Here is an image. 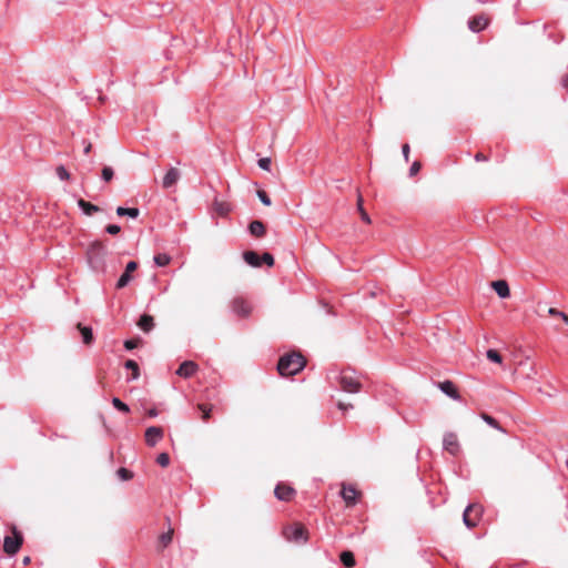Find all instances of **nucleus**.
<instances>
[{
    "label": "nucleus",
    "mask_w": 568,
    "mask_h": 568,
    "mask_svg": "<svg viewBox=\"0 0 568 568\" xmlns=\"http://www.w3.org/2000/svg\"><path fill=\"white\" fill-rule=\"evenodd\" d=\"M306 362L301 354H286L280 358L277 371L282 376H293L301 372Z\"/></svg>",
    "instance_id": "1"
},
{
    "label": "nucleus",
    "mask_w": 568,
    "mask_h": 568,
    "mask_svg": "<svg viewBox=\"0 0 568 568\" xmlns=\"http://www.w3.org/2000/svg\"><path fill=\"white\" fill-rule=\"evenodd\" d=\"M338 384L341 389L346 393H357L362 387L359 381L348 371L341 372L338 376Z\"/></svg>",
    "instance_id": "2"
},
{
    "label": "nucleus",
    "mask_w": 568,
    "mask_h": 568,
    "mask_svg": "<svg viewBox=\"0 0 568 568\" xmlns=\"http://www.w3.org/2000/svg\"><path fill=\"white\" fill-rule=\"evenodd\" d=\"M23 538L16 527L12 528V536H6L3 540V550L8 555H16L21 545Z\"/></svg>",
    "instance_id": "3"
},
{
    "label": "nucleus",
    "mask_w": 568,
    "mask_h": 568,
    "mask_svg": "<svg viewBox=\"0 0 568 568\" xmlns=\"http://www.w3.org/2000/svg\"><path fill=\"white\" fill-rule=\"evenodd\" d=\"M283 535L287 540L294 542H306L308 538L307 530L300 524L284 528Z\"/></svg>",
    "instance_id": "4"
},
{
    "label": "nucleus",
    "mask_w": 568,
    "mask_h": 568,
    "mask_svg": "<svg viewBox=\"0 0 568 568\" xmlns=\"http://www.w3.org/2000/svg\"><path fill=\"white\" fill-rule=\"evenodd\" d=\"M481 513H483V508L480 505H478V504L468 505L463 514L464 524L468 528H474L477 525V523L481 516Z\"/></svg>",
    "instance_id": "5"
},
{
    "label": "nucleus",
    "mask_w": 568,
    "mask_h": 568,
    "mask_svg": "<svg viewBox=\"0 0 568 568\" xmlns=\"http://www.w3.org/2000/svg\"><path fill=\"white\" fill-rule=\"evenodd\" d=\"M443 447L450 455L456 456L459 453V442L455 433L448 432L444 435Z\"/></svg>",
    "instance_id": "6"
},
{
    "label": "nucleus",
    "mask_w": 568,
    "mask_h": 568,
    "mask_svg": "<svg viewBox=\"0 0 568 568\" xmlns=\"http://www.w3.org/2000/svg\"><path fill=\"white\" fill-rule=\"evenodd\" d=\"M163 429L158 426H151L145 430V442L149 446H155L163 438Z\"/></svg>",
    "instance_id": "7"
},
{
    "label": "nucleus",
    "mask_w": 568,
    "mask_h": 568,
    "mask_svg": "<svg viewBox=\"0 0 568 568\" xmlns=\"http://www.w3.org/2000/svg\"><path fill=\"white\" fill-rule=\"evenodd\" d=\"M274 494L278 500L290 501L294 497L295 490L288 485L278 484L274 489Z\"/></svg>",
    "instance_id": "8"
},
{
    "label": "nucleus",
    "mask_w": 568,
    "mask_h": 568,
    "mask_svg": "<svg viewBox=\"0 0 568 568\" xmlns=\"http://www.w3.org/2000/svg\"><path fill=\"white\" fill-rule=\"evenodd\" d=\"M197 369L199 366L195 362L185 361L179 366L176 374L183 378H190L197 372Z\"/></svg>",
    "instance_id": "9"
},
{
    "label": "nucleus",
    "mask_w": 568,
    "mask_h": 568,
    "mask_svg": "<svg viewBox=\"0 0 568 568\" xmlns=\"http://www.w3.org/2000/svg\"><path fill=\"white\" fill-rule=\"evenodd\" d=\"M341 495L347 506H353L356 504L357 490L355 487L343 485Z\"/></svg>",
    "instance_id": "10"
},
{
    "label": "nucleus",
    "mask_w": 568,
    "mask_h": 568,
    "mask_svg": "<svg viewBox=\"0 0 568 568\" xmlns=\"http://www.w3.org/2000/svg\"><path fill=\"white\" fill-rule=\"evenodd\" d=\"M488 26V19L485 16H475L468 21V28L473 32H480Z\"/></svg>",
    "instance_id": "11"
},
{
    "label": "nucleus",
    "mask_w": 568,
    "mask_h": 568,
    "mask_svg": "<svg viewBox=\"0 0 568 568\" xmlns=\"http://www.w3.org/2000/svg\"><path fill=\"white\" fill-rule=\"evenodd\" d=\"M180 171L175 168H171L162 180V186L164 189L172 187L180 179Z\"/></svg>",
    "instance_id": "12"
},
{
    "label": "nucleus",
    "mask_w": 568,
    "mask_h": 568,
    "mask_svg": "<svg viewBox=\"0 0 568 568\" xmlns=\"http://www.w3.org/2000/svg\"><path fill=\"white\" fill-rule=\"evenodd\" d=\"M491 287L500 298H507L510 295L508 283L504 280L493 282Z\"/></svg>",
    "instance_id": "13"
},
{
    "label": "nucleus",
    "mask_w": 568,
    "mask_h": 568,
    "mask_svg": "<svg viewBox=\"0 0 568 568\" xmlns=\"http://www.w3.org/2000/svg\"><path fill=\"white\" fill-rule=\"evenodd\" d=\"M233 311L241 316H247L251 312V307L243 298H235L232 303Z\"/></svg>",
    "instance_id": "14"
},
{
    "label": "nucleus",
    "mask_w": 568,
    "mask_h": 568,
    "mask_svg": "<svg viewBox=\"0 0 568 568\" xmlns=\"http://www.w3.org/2000/svg\"><path fill=\"white\" fill-rule=\"evenodd\" d=\"M438 387L444 394H446L450 398L459 399V394H458L453 382H450V381L440 382V383H438Z\"/></svg>",
    "instance_id": "15"
},
{
    "label": "nucleus",
    "mask_w": 568,
    "mask_h": 568,
    "mask_svg": "<svg viewBox=\"0 0 568 568\" xmlns=\"http://www.w3.org/2000/svg\"><path fill=\"white\" fill-rule=\"evenodd\" d=\"M243 260L253 267L261 266V256L256 251H244Z\"/></svg>",
    "instance_id": "16"
},
{
    "label": "nucleus",
    "mask_w": 568,
    "mask_h": 568,
    "mask_svg": "<svg viewBox=\"0 0 568 568\" xmlns=\"http://www.w3.org/2000/svg\"><path fill=\"white\" fill-rule=\"evenodd\" d=\"M78 205L82 210V212L88 216H91L101 210L98 205L87 202L83 199H80L78 201Z\"/></svg>",
    "instance_id": "17"
},
{
    "label": "nucleus",
    "mask_w": 568,
    "mask_h": 568,
    "mask_svg": "<svg viewBox=\"0 0 568 568\" xmlns=\"http://www.w3.org/2000/svg\"><path fill=\"white\" fill-rule=\"evenodd\" d=\"M250 234L255 237H261L265 234V226L261 221H253L248 225Z\"/></svg>",
    "instance_id": "18"
},
{
    "label": "nucleus",
    "mask_w": 568,
    "mask_h": 568,
    "mask_svg": "<svg viewBox=\"0 0 568 568\" xmlns=\"http://www.w3.org/2000/svg\"><path fill=\"white\" fill-rule=\"evenodd\" d=\"M138 326L144 331V332H150L153 326H154V320L151 315H148V314H143L139 322H138Z\"/></svg>",
    "instance_id": "19"
},
{
    "label": "nucleus",
    "mask_w": 568,
    "mask_h": 568,
    "mask_svg": "<svg viewBox=\"0 0 568 568\" xmlns=\"http://www.w3.org/2000/svg\"><path fill=\"white\" fill-rule=\"evenodd\" d=\"M173 538V529H169L168 531L161 534L159 536V550H163L166 548L171 542Z\"/></svg>",
    "instance_id": "20"
},
{
    "label": "nucleus",
    "mask_w": 568,
    "mask_h": 568,
    "mask_svg": "<svg viewBox=\"0 0 568 568\" xmlns=\"http://www.w3.org/2000/svg\"><path fill=\"white\" fill-rule=\"evenodd\" d=\"M116 214L119 216H129L131 219H136L140 215V210L138 207L119 206L116 209Z\"/></svg>",
    "instance_id": "21"
},
{
    "label": "nucleus",
    "mask_w": 568,
    "mask_h": 568,
    "mask_svg": "<svg viewBox=\"0 0 568 568\" xmlns=\"http://www.w3.org/2000/svg\"><path fill=\"white\" fill-rule=\"evenodd\" d=\"M77 327H78V329L80 331V333L82 335L83 343L84 344H91L92 341H93V333H92L91 327L83 326L81 324H78Z\"/></svg>",
    "instance_id": "22"
},
{
    "label": "nucleus",
    "mask_w": 568,
    "mask_h": 568,
    "mask_svg": "<svg viewBox=\"0 0 568 568\" xmlns=\"http://www.w3.org/2000/svg\"><path fill=\"white\" fill-rule=\"evenodd\" d=\"M124 367L126 369H130L132 371V377L131 379L134 381V379H138L139 376H140V368H139V365L133 359H128L124 364Z\"/></svg>",
    "instance_id": "23"
},
{
    "label": "nucleus",
    "mask_w": 568,
    "mask_h": 568,
    "mask_svg": "<svg viewBox=\"0 0 568 568\" xmlns=\"http://www.w3.org/2000/svg\"><path fill=\"white\" fill-rule=\"evenodd\" d=\"M341 561L347 568H352L355 566V558L352 551H343L341 554Z\"/></svg>",
    "instance_id": "24"
},
{
    "label": "nucleus",
    "mask_w": 568,
    "mask_h": 568,
    "mask_svg": "<svg viewBox=\"0 0 568 568\" xmlns=\"http://www.w3.org/2000/svg\"><path fill=\"white\" fill-rule=\"evenodd\" d=\"M153 260L158 266H165L170 263L171 256L168 253L163 252V253H158L153 257Z\"/></svg>",
    "instance_id": "25"
},
{
    "label": "nucleus",
    "mask_w": 568,
    "mask_h": 568,
    "mask_svg": "<svg viewBox=\"0 0 568 568\" xmlns=\"http://www.w3.org/2000/svg\"><path fill=\"white\" fill-rule=\"evenodd\" d=\"M197 409L202 413V420L207 422L211 417L213 406L207 404H197Z\"/></svg>",
    "instance_id": "26"
},
{
    "label": "nucleus",
    "mask_w": 568,
    "mask_h": 568,
    "mask_svg": "<svg viewBox=\"0 0 568 568\" xmlns=\"http://www.w3.org/2000/svg\"><path fill=\"white\" fill-rule=\"evenodd\" d=\"M357 209H358V211L361 213L362 221H364L365 223L369 224L371 223V217H369V215L367 214V212L363 207V197H362L361 194L357 197Z\"/></svg>",
    "instance_id": "27"
},
{
    "label": "nucleus",
    "mask_w": 568,
    "mask_h": 568,
    "mask_svg": "<svg viewBox=\"0 0 568 568\" xmlns=\"http://www.w3.org/2000/svg\"><path fill=\"white\" fill-rule=\"evenodd\" d=\"M112 405L122 413L128 414L130 412L129 406L118 397H113Z\"/></svg>",
    "instance_id": "28"
},
{
    "label": "nucleus",
    "mask_w": 568,
    "mask_h": 568,
    "mask_svg": "<svg viewBox=\"0 0 568 568\" xmlns=\"http://www.w3.org/2000/svg\"><path fill=\"white\" fill-rule=\"evenodd\" d=\"M548 314L551 316H557V318H561L565 324L568 325V315L561 311H558L557 308L550 307L548 310Z\"/></svg>",
    "instance_id": "29"
},
{
    "label": "nucleus",
    "mask_w": 568,
    "mask_h": 568,
    "mask_svg": "<svg viewBox=\"0 0 568 568\" xmlns=\"http://www.w3.org/2000/svg\"><path fill=\"white\" fill-rule=\"evenodd\" d=\"M486 356L494 363L500 364L503 362L500 354L496 349H488Z\"/></svg>",
    "instance_id": "30"
},
{
    "label": "nucleus",
    "mask_w": 568,
    "mask_h": 568,
    "mask_svg": "<svg viewBox=\"0 0 568 568\" xmlns=\"http://www.w3.org/2000/svg\"><path fill=\"white\" fill-rule=\"evenodd\" d=\"M481 418H483V420H484L486 424H488L489 426H491V427H494V428H496V429H498V430H501V427H500V425L498 424V422H497L494 417H491L490 415L481 414Z\"/></svg>",
    "instance_id": "31"
},
{
    "label": "nucleus",
    "mask_w": 568,
    "mask_h": 568,
    "mask_svg": "<svg viewBox=\"0 0 568 568\" xmlns=\"http://www.w3.org/2000/svg\"><path fill=\"white\" fill-rule=\"evenodd\" d=\"M114 176V171L111 166H104L102 169L101 178L104 182H110Z\"/></svg>",
    "instance_id": "32"
},
{
    "label": "nucleus",
    "mask_w": 568,
    "mask_h": 568,
    "mask_svg": "<svg viewBox=\"0 0 568 568\" xmlns=\"http://www.w3.org/2000/svg\"><path fill=\"white\" fill-rule=\"evenodd\" d=\"M130 281H131V276H130V274H129L128 272H124V273L120 276V278L118 280V282H116V287H118V288H123V287H125V286L129 284V282H130Z\"/></svg>",
    "instance_id": "33"
},
{
    "label": "nucleus",
    "mask_w": 568,
    "mask_h": 568,
    "mask_svg": "<svg viewBox=\"0 0 568 568\" xmlns=\"http://www.w3.org/2000/svg\"><path fill=\"white\" fill-rule=\"evenodd\" d=\"M116 474L121 480H129L133 477L132 471L123 467L119 468Z\"/></svg>",
    "instance_id": "34"
},
{
    "label": "nucleus",
    "mask_w": 568,
    "mask_h": 568,
    "mask_svg": "<svg viewBox=\"0 0 568 568\" xmlns=\"http://www.w3.org/2000/svg\"><path fill=\"white\" fill-rule=\"evenodd\" d=\"M256 194H257V197L260 199V201H261L264 205L270 206V205L272 204L271 197L268 196V194H267L265 191H263V190H258V191L256 192Z\"/></svg>",
    "instance_id": "35"
},
{
    "label": "nucleus",
    "mask_w": 568,
    "mask_h": 568,
    "mask_svg": "<svg viewBox=\"0 0 568 568\" xmlns=\"http://www.w3.org/2000/svg\"><path fill=\"white\" fill-rule=\"evenodd\" d=\"M55 173H57V176L60 180H69L70 179V173L68 172V170L63 165H59L55 169Z\"/></svg>",
    "instance_id": "36"
},
{
    "label": "nucleus",
    "mask_w": 568,
    "mask_h": 568,
    "mask_svg": "<svg viewBox=\"0 0 568 568\" xmlns=\"http://www.w3.org/2000/svg\"><path fill=\"white\" fill-rule=\"evenodd\" d=\"M519 366L520 367L528 366V372L524 376L527 379H534V377L536 375V369H535L534 365H530L528 363H520Z\"/></svg>",
    "instance_id": "37"
},
{
    "label": "nucleus",
    "mask_w": 568,
    "mask_h": 568,
    "mask_svg": "<svg viewBox=\"0 0 568 568\" xmlns=\"http://www.w3.org/2000/svg\"><path fill=\"white\" fill-rule=\"evenodd\" d=\"M156 463L162 467H166L170 464V456L166 453H161L156 458Z\"/></svg>",
    "instance_id": "38"
},
{
    "label": "nucleus",
    "mask_w": 568,
    "mask_h": 568,
    "mask_svg": "<svg viewBox=\"0 0 568 568\" xmlns=\"http://www.w3.org/2000/svg\"><path fill=\"white\" fill-rule=\"evenodd\" d=\"M257 164L262 170L270 171L272 161L270 158H261Z\"/></svg>",
    "instance_id": "39"
},
{
    "label": "nucleus",
    "mask_w": 568,
    "mask_h": 568,
    "mask_svg": "<svg viewBox=\"0 0 568 568\" xmlns=\"http://www.w3.org/2000/svg\"><path fill=\"white\" fill-rule=\"evenodd\" d=\"M262 263H265L266 265L272 266L274 264V257L270 253L265 252L261 256V264Z\"/></svg>",
    "instance_id": "40"
},
{
    "label": "nucleus",
    "mask_w": 568,
    "mask_h": 568,
    "mask_svg": "<svg viewBox=\"0 0 568 568\" xmlns=\"http://www.w3.org/2000/svg\"><path fill=\"white\" fill-rule=\"evenodd\" d=\"M420 168L422 165L418 161L413 162V164L409 168V176L416 175L419 172Z\"/></svg>",
    "instance_id": "41"
},
{
    "label": "nucleus",
    "mask_w": 568,
    "mask_h": 568,
    "mask_svg": "<svg viewBox=\"0 0 568 568\" xmlns=\"http://www.w3.org/2000/svg\"><path fill=\"white\" fill-rule=\"evenodd\" d=\"M106 233L115 235L121 231V227L116 224H110L105 227Z\"/></svg>",
    "instance_id": "42"
},
{
    "label": "nucleus",
    "mask_w": 568,
    "mask_h": 568,
    "mask_svg": "<svg viewBox=\"0 0 568 568\" xmlns=\"http://www.w3.org/2000/svg\"><path fill=\"white\" fill-rule=\"evenodd\" d=\"M138 344H139V341L138 339H126L124 342V347L128 349V351H131V349H134L135 347H138Z\"/></svg>",
    "instance_id": "43"
},
{
    "label": "nucleus",
    "mask_w": 568,
    "mask_h": 568,
    "mask_svg": "<svg viewBox=\"0 0 568 568\" xmlns=\"http://www.w3.org/2000/svg\"><path fill=\"white\" fill-rule=\"evenodd\" d=\"M409 152H410V148L407 143H405L403 146H402V153H403V156L405 159L406 162L409 161Z\"/></svg>",
    "instance_id": "44"
},
{
    "label": "nucleus",
    "mask_w": 568,
    "mask_h": 568,
    "mask_svg": "<svg viewBox=\"0 0 568 568\" xmlns=\"http://www.w3.org/2000/svg\"><path fill=\"white\" fill-rule=\"evenodd\" d=\"M136 267H138L136 262L131 261V262H129V263L126 264L125 272H128V273L130 274L131 272L135 271V270H136Z\"/></svg>",
    "instance_id": "45"
},
{
    "label": "nucleus",
    "mask_w": 568,
    "mask_h": 568,
    "mask_svg": "<svg viewBox=\"0 0 568 568\" xmlns=\"http://www.w3.org/2000/svg\"><path fill=\"white\" fill-rule=\"evenodd\" d=\"M82 144H83V152L85 154L90 153L91 149H92V144L91 142L87 141V140H83L82 141Z\"/></svg>",
    "instance_id": "46"
},
{
    "label": "nucleus",
    "mask_w": 568,
    "mask_h": 568,
    "mask_svg": "<svg viewBox=\"0 0 568 568\" xmlns=\"http://www.w3.org/2000/svg\"><path fill=\"white\" fill-rule=\"evenodd\" d=\"M337 407H338L341 410L345 412V410H347V409H349V408H353V405H352V404H345V403H343V402H338V403H337Z\"/></svg>",
    "instance_id": "47"
},
{
    "label": "nucleus",
    "mask_w": 568,
    "mask_h": 568,
    "mask_svg": "<svg viewBox=\"0 0 568 568\" xmlns=\"http://www.w3.org/2000/svg\"><path fill=\"white\" fill-rule=\"evenodd\" d=\"M561 85L568 90V74L561 78Z\"/></svg>",
    "instance_id": "48"
},
{
    "label": "nucleus",
    "mask_w": 568,
    "mask_h": 568,
    "mask_svg": "<svg viewBox=\"0 0 568 568\" xmlns=\"http://www.w3.org/2000/svg\"><path fill=\"white\" fill-rule=\"evenodd\" d=\"M475 160H476V161H487V156H486V155H484L483 153H477V154L475 155Z\"/></svg>",
    "instance_id": "49"
},
{
    "label": "nucleus",
    "mask_w": 568,
    "mask_h": 568,
    "mask_svg": "<svg viewBox=\"0 0 568 568\" xmlns=\"http://www.w3.org/2000/svg\"><path fill=\"white\" fill-rule=\"evenodd\" d=\"M217 211L221 213V214H226L229 212V209L225 207L223 204H220L219 207H217Z\"/></svg>",
    "instance_id": "50"
},
{
    "label": "nucleus",
    "mask_w": 568,
    "mask_h": 568,
    "mask_svg": "<svg viewBox=\"0 0 568 568\" xmlns=\"http://www.w3.org/2000/svg\"><path fill=\"white\" fill-rule=\"evenodd\" d=\"M148 414H149L150 417H155V416H158V410L155 408H152V409L149 410Z\"/></svg>",
    "instance_id": "51"
},
{
    "label": "nucleus",
    "mask_w": 568,
    "mask_h": 568,
    "mask_svg": "<svg viewBox=\"0 0 568 568\" xmlns=\"http://www.w3.org/2000/svg\"><path fill=\"white\" fill-rule=\"evenodd\" d=\"M29 561H30V558H29V557H26V558L23 559V564H24V565L29 564Z\"/></svg>",
    "instance_id": "52"
},
{
    "label": "nucleus",
    "mask_w": 568,
    "mask_h": 568,
    "mask_svg": "<svg viewBox=\"0 0 568 568\" xmlns=\"http://www.w3.org/2000/svg\"><path fill=\"white\" fill-rule=\"evenodd\" d=\"M91 248L95 250V248H100V247L97 244H93Z\"/></svg>",
    "instance_id": "53"
},
{
    "label": "nucleus",
    "mask_w": 568,
    "mask_h": 568,
    "mask_svg": "<svg viewBox=\"0 0 568 568\" xmlns=\"http://www.w3.org/2000/svg\"><path fill=\"white\" fill-rule=\"evenodd\" d=\"M566 464H567V467H568V460L566 462Z\"/></svg>",
    "instance_id": "54"
}]
</instances>
